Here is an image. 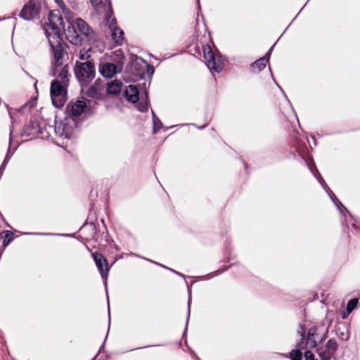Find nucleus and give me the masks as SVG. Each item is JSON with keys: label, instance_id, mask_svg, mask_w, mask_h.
Listing matches in <instances>:
<instances>
[{"label": "nucleus", "instance_id": "f257e3e1", "mask_svg": "<svg viewBox=\"0 0 360 360\" xmlns=\"http://www.w3.org/2000/svg\"><path fill=\"white\" fill-rule=\"evenodd\" d=\"M49 22L44 25L46 38L52 49V55L56 65L62 63L66 54V44L61 38L60 31L64 29L63 19L59 11H52L48 17Z\"/></svg>", "mask_w": 360, "mask_h": 360}, {"label": "nucleus", "instance_id": "f03ea898", "mask_svg": "<svg viewBox=\"0 0 360 360\" xmlns=\"http://www.w3.org/2000/svg\"><path fill=\"white\" fill-rule=\"evenodd\" d=\"M75 75L82 86H87L96 75L95 65L93 61H77L74 68Z\"/></svg>", "mask_w": 360, "mask_h": 360}, {"label": "nucleus", "instance_id": "7ed1b4c3", "mask_svg": "<svg viewBox=\"0 0 360 360\" xmlns=\"http://www.w3.org/2000/svg\"><path fill=\"white\" fill-rule=\"evenodd\" d=\"M328 330L329 327H326L323 323L311 327L307 334L306 346L310 349L316 348L328 338Z\"/></svg>", "mask_w": 360, "mask_h": 360}, {"label": "nucleus", "instance_id": "20e7f679", "mask_svg": "<svg viewBox=\"0 0 360 360\" xmlns=\"http://www.w3.org/2000/svg\"><path fill=\"white\" fill-rule=\"evenodd\" d=\"M65 85L58 79L53 81L51 84L52 102L56 108H60L64 104V95L65 93Z\"/></svg>", "mask_w": 360, "mask_h": 360}, {"label": "nucleus", "instance_id": "39448f33", "mask_svg": "<svg viewBox=\"0 0 360 360\" xmlns=\"http://www.w3.org/2000/svg\"><path fill=\"white\" fill-rule=\"evenodd\" d=\"M338 349V344L335 339H329L325 345V347L316 348V352L321 360H330L334 357Z\"/></svg>", "mask_w": 360, "mask_h": 360}, {"label": "nucleus", "instance_id": "423d86ee", "mask_svg": "<svg viewBox=\"0 0 360 360\" xmlns=\"http://www.w3.org/2000/svg\"><path fill=\"white\" fill-rule=\"evenodd\" d=\"M75 26L78 31L88 41L94 42L97 40V35L92 28L82 18H77Z\"/></svg>", "mask_w": 360, "mask_h": 360}, {"label": "nucleus", "instance_id": "0eeeda50", "mask_svg": "<svg viewBox=\"0 0 360 360\" xmlns=\"http://www.w3.org/2000/svg\"><path fill=\"white\" fill-rule=\"evenodd\" d=\"M93 257L102 278L105 280V285H106L109 271L108 262L102 254L98 252L93 254Z\"/></svg>", "mask_w": 360, "mask_h": 360}, {"label": "nucleus", "instance_id": "6e6552de", "mask_svg": "<svg viewBox=\"0 0 360 360\" xmlns=\"http://www.w3.org/2000/svg\"><path fill=\"white\" fill-rule=\"evenodd\" d=\"M53 58H54L53 57ZM63 58L62 59V63H63ZM53 75L61 80V83H63L64 85H68L69 82V77L70 76V74L69 73L68 65L63 66V63H61L60 65H56L55 63V59H53Z\"/></svg>", "mask_w": 360, "mask_h": 360}, {"label": "nucleus", "instance_id": "1a4fd4ad", "mask_svg": "<svg viewBox=\"0 0 360 360\" xmlns=\"http://www.w3.org/2000/svg\"><path fill=\"white\" fill-rule=\"evenodd\" d=\"M39 7L36 6L35 3L30 1L21 10L20 16L25 20H30L39 14Z\"/></svg>", "mask_w": 360, "mask_h": 360}, {"label": "nucleus", "instance_id": "9d476101", "mask_svg": "<svg viewBox=\"0 0 360 360\" xmlns=\"http://www.w3.org/2000/svg\"><path fill=\"white\" fill-rule=\"evenodd\" d=\"M204 58L208 63L210 68L214 70L216 72H219L223 69V64L217 63L214 53L210 46H203Z\"/></svg>", "mask_w": 360, "mask_h": 360}, {"label": "nucleus", "instance_id": "9b49d317", "mask_svg": "<svg viewBox=\"0 0 360 360\" xmlns=\"http://www.w3.org/2000/svg\"><path fill=\"white\" fill-rule=\"evenodd\" d=\"M107 20L111 31L112 39L117 45L122 44L124 41V32L120 28L116 27L115 25V18H110L109 17Z\"/></svg>", "mask_w": 360, "mask_h": 360}, {"label": "nucleus", "instance_id": "f8f14e48", "mask_svg": "<svg viewBox=\"0 0 360 360\" xmlns=\"http://www.w3.org/2000/svg\"><path fill=\"white\" fill-rule=\"evenodd\" d=\"M86 108V103L84 101L78 100L76 102H71L66 107V112L74 116H79Z\"/></svg>", "mask_w": 360, "mask_h": 360}, {"label": "nucleus", "instance_id": "ddd939ff", "mask_svg": "<svg viewBox=\"0 0 360 360\" xmlns=\"http://www.w3.org/2000/svg\"><path fill=\"white\" fill-rule=\"evenodd\" d=\"M99 71L101 74L107 78L113 77L117 73V66L110 63H105L100 65Z\"/></svg>", "mask_w": 360, "mask_h": 360}, {"label": "nucleus", "instance_id": "4468645a", "mask_svg": "<svg viewBox=\"0 0 360 360\" xmlns=\"http://www.w3.org/2000/svg\"><path fill=\"white\" fill-rule=\"evenodd\" d=\"M103 87L100 84V80L97 79L93 85L88 88L86 91V95L92 98H99L101 96Z\"/></svg>", "mask_w": 360, "mask_h": 360}, {"label": "nucleus", "instance_id": "2eb2a0df", "mask_svg": "<svg viewBox=\"0 0 360 360\" xmlns=\"http://www.w3.org/2000/svg\"><path fill=\"white\" fill-rule=\"evenodd\" d=\"M127 100L131 103H136L139 100V91L135 85H129L125 90Z\"/></svg>", "mask_w": 360, "mask_h": 360}, {"label": "nucleus", "instance_id": "dca6fc26", "mask_svg": "<svg viewBox=\"0 0 360 360\" xmlns=\"http://www.w3.org/2000/svg\"><path fill=\"white\" fill-rule=\"evenodd\" d=\"M65 33L67 39L70 43L77 44L80 41L79 35L73 25L68 26V28L65 30Z\"/></svg>", "mask_w": 360, "mask_h": 360}, {"label": "nucleus", "instance_id": "f3484780", "mask_svg": "<svg viewBox=\"0 0 360 360\" xmlns=\"http://www.w3.org/2000/svg\"><path fill=\"white\" fill-rule=\"evenodd\" d=\"M122 84L121 82L115 80L108 84L107 93L111 95H117L122 90Z\"/></svg>", "mask_w": 360, "mask_h": 360}, {"label": "nucleus", "instance_id": "a211bd4d", "mask_svg": "<svg viewBox=\"0 0 360 360\" xmlns=\"http://www.w3.org/2000/svg\"><path fill=\"white\" fill-rule=\"evenodd\" d=\"M267 63H268V58H266V57L259 58V60L254 62L251 65L252 71L254 72H260L266 66Z\"/></svg>", "mask_w": 360, "mask_h": 360}, {"label": "nucleus", "instance_id": "6ab92c4d", "mask_svg": "<svg viewBox=\"0 0 360 360\" xmlns=\"http://www.w3.org/2000/svg\"><path fill=\"white\" fill-rule=\"evenodd\" d=\"M15 231H2L0 234L1 238L4 239L3 247L5 248L9 243H11L15 238Z\"/></svg>", "mask_w": 360, "mask_h": 360}, {"label": "nucleus", "instance_id": "aec40b11", "mask_svg": "<svg viewBox=\"0 0 360 360\" xmlns=\"http://www.w3.org/2000/svg\"><path fill=\"white\" fill-rule=\"evenodd\" d=\"M291 360H303V354L299 349L291 350L288 356Z\"/></svg>", "mask_w": 360, "mask_h": 360}, {"label": "nucleus", "instance_id": "412c9836", "mask_svg": "<svg viewBox=\"0 0 360 360\" xmlns=\"http://www.w3.org/2000/svg\"><path fill=\"white\" fill-rule=\"evenodd\" d=\"M358 302L359 300L357 298L352 299L348 302L347 304V314H350L356 307Z\"/></svg>", "mask_w": 360, "mask_h": 360}, {"label": "nucleus", "instance_id": "4be33fe9", "mask_svg": "<svg viewBox=\"0 0 360 360\" xmlns=\"http://www.w3.org/2000/svg\"><path fill=\"white\" fill-rule=\"evenodd\" d=\"M295 347H296V349H299L301 351H302V349H310L309 347H307L306 346V338L302 339V338H300V340L296 342Z\"/></svg>", "mask_w": 360, "mask_h": 360}, {"label": "nucleus", "instance_id": "5701e85b", "mask_svg": "<svg viewBox=\"0 0 360 360\" xmlns=\"http://www.w3.org/2000/svg\"><path fill=\"white\" fill-rule=\"evenodd\" d=\"M297 334L299 335L300 338H302V339L307 338L304 326L302 323H299V329L297 331Z\"/></svg>", "mask_w": 360, "mask_h": 360}, {"label": "nucleus", "instance_id": "b1692460", "mask_svg": "<svg viewBox=\"0 0 360 360\" xmlns=\"http://www.w3.org/2000/svg\"><path fill=\"white\" fill-rule=\"evenodd\" d=\"M90 58V55L88 53L87 51L85 50H81L79 53V58L81 60H89V58Z\"/></svg>", "mask_w": 360, "mask_h": 360}, {"label": "nucleus", "instance_id": "393cba45", "mask_svg": "<svg viewBox=\"0 0 360 360\" xmlns=\"http://www.w3.org/2000/svg\"><path fill=\"white\" fill-rule=\"evenodd\" d=\"M304 360H317L315 359L314 354L310 350H307L304 354Z\"/></svg>", "mask_w": 360, "mask_h": 360}, {"label": "nucleus", "instance_id": "a878e982", "mask_svg": "<svg viewBox=\"0 0 360 360\" xmlns=\"http://www.w3.org/2000/svg\"><path fill=\"white\" fill-rule=\"evenodd\" d=\"M190 299L188 300V316H187V320H186V325L188 324V320H189V316H190V313H191V302H190Z\"/></svg>", "mask_w": 360, "mask_h": 360}, {"label": "nucleus", "instance_id": "bb28decb", "mask_svg": "<svg viewBox=\"0 0 360 360\" xmlns=\"http://www.w3.org/2000/svg\"><path fill=\"white\" fill-rule=\"evenodd\" d=\"M148 110V106L146 104H142L139 106V110L141 112H146Z\"/></svg>", "mask_w": 360, "mask_h": 360}, {"label": "nucleus", "instance_id": "cd10ccee", "mask_svg": "<svg viewBox=\"0 0 360 360\" xmlns=\"http://www.w3.org/2000/svg\"><path fill=\"white\" fill-rule=\"evenodd\" d=\"M172 271H173L174 273L176 274L177 275L179 276H184L183 274H181V273H179L177 271H176L175 270H173V269H170Z\"/></svg>", "mask_w": 360, "mask_h": 360}, {"label": "nucleus", "instance_id": "c85d7f7f", "mask_svg": "<svg viewBox=\"0 0 360 360\" xmlns=\"http://www.w3.org/2000/svg\"><path fill=\"white\" fill-rule=\"evenodd\" d=\"M61 236H63L65 237H73L74 234H62Z\"/></svg>", "mask_w": 360, "mask_h": 360}, {"label": "nucleus", "instance_id": "c756f323", "mask_svg": "<svg viewBox=\"0 0 360 360\" xmlns=\"http://www.w3.org/2000/svg\"><path fill=\"white\" fill-rule=\"evenodd\" d=\"M60 7L63 11H65V12L67 11V8L65 6L63 7V6H60Z\"/></svg>", "mask_w": 360, "mask_h": 360}, {"label": "nucleus", "instance_id": "7c9ffc66", "mask_svg": "<svg viewBox=\"0 0 360 360\" xmlns=\"http://www.w3.org/2000/svg\"><path fill=\"white\" fill-rule=\"evenodd\" d=\"M90 1H91L92 4H94V2H96V0H90Z\"/></svg>", "mask_w": 360, "mask_h": 360}, {"label": "nucleus", "instance_id": "2f4dec72", "mask_svg": "<svg viewBox=\"0 0 360 360\" xmlns=\"http://www.w3.org/2000/svg\"><path fill=\"white\" fill-rule=\"evenodd\" d=\"M343 335H344V333H343V332H342V333H340V337H342Z\"/></svg>", "mask_w": 360, "mask_h": 360}]
</instances>
